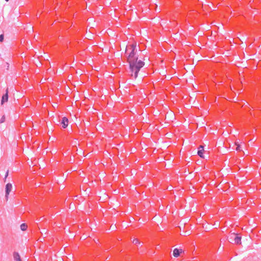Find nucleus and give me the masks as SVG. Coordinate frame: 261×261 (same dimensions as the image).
<instances>
[{
  "label": "nucleus",
  "mask_w": 261,
  "mask_h": 261,
  "mask_svg": "<svg viewBox=\"0 0 261 261\" xmlns=\"http://www.w3.org/2000/svg\"><path fill=\"white\" fill-rule=\"evenodd\" d=\"M13 257L14 260L16 261H22L20 256L18 252H14L13 253Z\"/></svg>",
  "instance_id": "obj_8"
},
{
  "label": "nucleus",
  "mask_w": 261,
  "mask_h": 261,
  "mask_svg": "<svg viewBox=\"0 0 261 261\" xmlns=\"http://www.w3.org/2000/svg\"><path fill=\"white\" fill-rule=\"evenodd\" d=\"M8 174H9V171L8 170L6 173V175H5V178H6L8 176Z\"/></svg>",
  "instance_id": "obj_14"
},
{
  "label": "nucleus",
  "mask_w": 261,
  "mask_h": 261,
  "mask_svg": "<svg viewBox=\"0 0 261 261\" xmlns=\"http://www.w3.org/2000/svg\"><path fill=\"white\" fill-rule=\"evenodd\" d=\"M6 64L7 65H6V67H7V69H8V68L9 67V64L8 63H6Z\"/></svg>",
  "instance_id": "obj_16"
},
{
  "label": "nucleus",
  "mask_w": 261,
  "mask_h": 261,
  "mask_svg": "<svg viewBox=\"0 0 261 261\" xmlns=\"http://www.w3.org/2000/svg\"><path fill=\"white\" fill-rule=\"evenodd\" d=\"M6 2H8L9 0H5Z\"/></svg>",
  "instance_id": "obj_17"
},
{
  "label": "nucleus",
  "mask_w": 261,
  "mask_h": 261,
  "mask_svg": "<svg viewBox=\"0 0 261 261\" xmlns=\"http://www.w3.org/2000/svg\"><path fill=\"white\" fill-rule=\"evenodd\" d=\"M12 189V184L10 183L7 184L6 186V188H5V193H6L5 197H6V198L7 199V200L8 198V195H9L10 192L11 191Z\"/></svg>",
  "instance_id": "obj_3"
},
{
  "label": "nucleus",
  "mask_w": 261,
  "mask_h": 261,
  "mask_svg": "<svg viewBox=\"0 0 261 261\" xmlns=\"http://www.w3.org/2000/svg\"><path fill=\"white\" fill-rule=\"evenodd\" d=\"M133 243L134 244H136V245H137V244H139V243H139V240H138V239H134V240H133Z\"/></svg>",
  "instance_id": "obj_10"
},
{
  "label": "nucleus",
  "mask_w": 261,
  "mask_h": 261,
  "mask_svg": "<svg viewBox=\"0 0 261 261\" xmlns=\"http://www.w3.org/2000/svg\"><path fill=\"white\" fill-rule=\"evenodd\" d=\"M27 225L25 224V223H22V224L20 225V229L22 231L25 230L27 229Z\"/></svg>",
  "instance_id": "obj_9"
},
{
  "label": "nucleus",
  "mask_w": 261,
  "mask_h": 261,
  "mask_svg": "<svg viewBox=\"0 0 261 261\" xmlns=\"http://www.w3.org/2000/svg\"><path fill=\"white\" fill-rule=\"evenodd\" d=\"M204 151V147L202 146H200L198 148V150L197 151V154L199 156H200L201 158H204L203 155Z\"/></svg>",
  "instance_id": "obj_6"
},
{
  "label": "nucleus",
  "mask_w": 261,
  "mask_h": 261,
  "mask_svg": "<svg viewBox=\"0 0 261 261\" xmlns=\"http://www.w3.org/2000/svg\"><path fill=\"white\" fill-rule=\"evenodd\" d=\"M5 117L3 116L0 120V123H3L5 121Z\"/></svg>",
  "instance_id": "obj_12"
},
{
  "label": "nucleus",
  "mask_w": 261,
  "mask_h": 261,
  "mask_svg": "<svg viewBox=\"0 0 261 261\" xmlns=\"http://www.w3.org/2000/svg\"><path fill=\"white\" fill-rule=\"evenodd\" d=\"M182 251V249L175 248L173 251V255L174 257H177L180 255V253Z\"/></svg>",
  "instance_id": "obj_5"
},
{
  "label": "nucleus",
  "mask_w": 261,
  "mask_h": 261,
  "mask_svg": "<svg viewBox=\"0 0 261 261\" xmlns=\"http://www.w3.org/2000/svg\"><path fill=\"white\" fill-rule=\"evenodd\" d=\"M227 239L232 244H240L241 243V237L235 233L230 234Z\"/></svg>",
  "instance_id": "obj_2"
},
{
  "label": "nucleus",
  "mask_w": 261,
  "mask_h": 261,
  "mask_svg": "<svg viewBox=\"0 0 261 261\" xmlns=\"http://www.w3.org/2000/svg\"><path fill=\"white\" fill-rule=\"evenodd\" d=\"M140 50L137 48L136 43L127 45L125 49V54L127 62L129 63L131 76L134 77V79L138 77L139 71L145 65L143 61L138 60V52Z\"/></svg>",
  "instance_id": "obj_1"
},
{
  "label": "nucleus",
  "mask_w": 261,
  "mask_h": 261,
  "mask_svg": "<svg viewBox=\"0 0 261 261\" xmlns=\"http://www.w3.org/2000/svg\"><path fill=\"white\" fill-rule=\"evenodd\" d=\"M8 91L7 90L6 93L4 94L2 98L1 103L3 104L5 102L8 101Z\"/></svg>",
  "instance_id": "obj_7"
},
{
  "label": "nucleus",
  "mask_w": 261,
  "mask_h": 261,
  "mask_svg": "<svg viewBox=\"0 0 261 261\" xmlns=\"http://www.w3.org/2000/svg\"><path fill=\"white\" fill-rule=\"evenodd\" d=\"M236 145L237 146L236 148L237 150H240L241 146L239 144H238L236 143Z\"/></svg>",
  "instance_id": "obj_13"
},
{
  "label": "nucleus",
  "mask_w": 261,
  "mask_h": 261,
  "mask_svg": "<svg viewBox=\"0 0 261 261\" xmlns=\"http://www.w3.org/2000/svg\"><path fill=\"white\" fill-rule=\"evenodd\" d=\"M6 64L7 65H6V67H7V69H8V68L9 67V64L8 63H6Z\"/></svg>",
  "instance_id": "obj_15"
},
{
  "label": "nucleus",
  "mask_w": 261,
  "mask_h": 261,
  "mask_svg": "<svg viewBox=\"0 0 261 261\" xmlns=\"http://www.w3.org/2000/svg\"><path fill=\"white\" fill-rule=\"evenodd\" d=\"M61 124H62L63 128H66L68 125V119L66 117H63L61 122Z\"/></svg>",
  "instance_id": "obj_4"
},
{
  "label": "nucleus",
  "mask_w": 261,
  "mask_h": 261,
  "mask_svg": "<svg viewBox=\"0 0 261 261\" xmlns=\"http://www.w3.org/2000/svg\"><path fill=\"white\" fill-rule=\"evenodd\" d=\"M4 36L3 34L0 35V42H2L4 41Z\"/></svg>",
  "instance_id": "obj_11"
}]
</instances>
